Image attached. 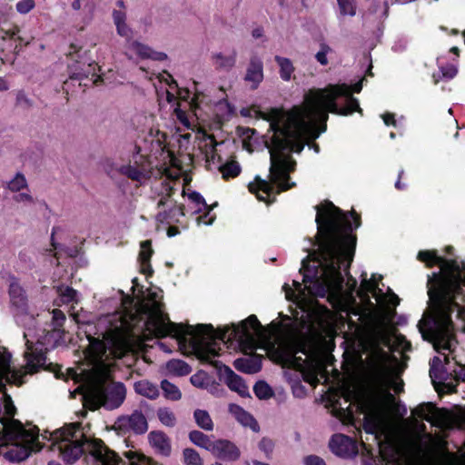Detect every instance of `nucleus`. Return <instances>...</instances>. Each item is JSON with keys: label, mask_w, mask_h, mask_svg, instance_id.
Here are the masks:
<instances>
[{"label": "nucleus", "mask_w": 465, "mask_h": 465, "mask_svg": "<svg viewBox=\"0 0 465 465\" xmlns=\"http://www.w3.org/2000/svg\"><path fill=\"white\" fill-rule=\"evenodd\" d=\"M162 299L163 291L152 287L134 312H117L98 320L97 337L87 334L84 361L76 370H69L70 378L79 383L71 392L73 397L80 394L84 405L94 410L100 406L118 408L125 399L126 390L123 383L111 381L109 356L122 358L128 352H136L153 337L172 336L181 349L215 367L219 366L215 358L220 355L222 343L236 341L247 353L270 343L272 338V331L263 327L255 315L219 333L211 325L173 323L163 312Z\"/></svg>", "instance_id": "nucleus-1"}, {"label": "nucleus", "mask_w": 465, "mask_h": 465, "mask_svg": "<svg viewBox=\"0 0 465 465\" xmlns=\"http://www.w3.org/2000/svg\"><path fill=\"white\" fill-rule=\"evenodd\" d=\"M315 240L309 239L303 249L308 252L302 261L301 272L304 286L293 281V289L284 284L285 297L295 302L303 312L310 311L312 297L327 298L336 310L350 312L357 311L356 298L365 306L362 313L355 312L367 325V335L374 346L383 343L390 349L401 353L411 350L406 338L397 333L389 324L381 307H395L399 297L391 290L384 293L378 287V281L372 275L368 279L366 272L361 274V285L349 276V268L354 256L356 237L353 229L360 226V217L351 213H343L331 203L316 207Z\"/></svg>", "instance_id": "nucleus-2"}, {"label": "nucleus", "mask_w": 465, "mask_h": 465, "mask_svg": "<svg viewBox=\"0 0 465 465\" xmlns=\"http://www.w3.org/2000/svg\"><path fill=\"white\" fill-rule=\"evenodd\" d=\"M362 81L353 85L346 84H329L324 88L308 90L301 105L290 111L272 109L266 114L270 132L265 144L269 149L271 166L270 182L256 178L249 184L251 193L260 201H273L277 193L292 188L289 173L293 171L295 162L291 153H300L305 143L316 139L326 130L329 113L348 115L361 112L358 99L352 93H360Z\"/></svg>", "instance_id": "nucleus-3"}, {"label": "nucleus", "mask_w": 465, "mask_h": 465, "mask_svg": "<svg viewBox=\"0 0 465 465\" xmlns=\"http://www.w3.org/2000/svg\"><path fill=\"white\" fill-rule=\"evenodd\" d=\"M52 314L50 330L25 328V367L12 369L11 354L5 348L0 350V447L10 446L5 456L11 461L28 458L32 450H38L39 442L30 430H25V426L14 419L16 410L5 386L6 383L20 385L25 382L26 374L37 372L42 368L51 370L45 366V352L60 343L64 336L61 327L65 321L64 312L58 309H54Z\"/></svg>", "instance_id": "nucleus-4"}, {"label": "nucleus", "mask_w": 465, "mask_h": 465, "mask_svg": "<svg viewBox=\"0 0 465 465\" xmlns=\"http://www.w3.org/2000/svg\"><path fill=\"white\" fill-rule=\"evenodd\" d=\"M418 259L427 266H440L428 278V308L417 325L419 331L436 351H453L457 343L453 317L465 322V266L440 257L435 251H420Z\"/></svg>", "instance_id": "nucleus-5"}, {"label": "nucleus", "mask_w": 465, "mask_h": 465, "mask_svg": "<svg viewBox=\"0 0 465 465\" xmlns=\"http://www.w3.org/2000/svg\"><path fill=\"white\" fill-rule=\"evenodd\" d=\"M25 430H30L39 442L38 450L34 451L40 450L45 444V440H47L50 442V449L58 451L67 463H74L86 452L87 462L91 460L94 465H128V460H120L101 440H88L79 423H70L54 432L46 431L41 435L35 426L27 425Z\"/></svg>", "instance_id": "nucleus-6"}, {"label": "nucleus", "mask_w": 465, "mask_h": 465, "mask_svg": "<svg viewBox=\"0 0 465 465\" xmlns=\"http://www.w3.org/2000/svg\"><path fill=\"white\" fill-rule=\"evenodd\" d=\"M157 143L161 151L163 166L159 170L163 174L160 187L155 188V193L158 197L156 220L163 223H173L179 221V217L183 215L182 208L176 205L175 201L172 199V194L176 185V181L180 177V169L177 167V160L173 153L165 149L163 144L165 141V134L158 132Z\"/></svg>", "instance_id": "nucleus-7"}, {"label": "nucleus", "mask_w": 465, "mask_h": 465, "mask_svg": "<svg viewBox=\"0 0 465 465\" xmlns=\"http://www.w3.org/2000/svg\"><path fill=\"white\" fill-rule=\"evenodd\" d=\"M279 349L285 365L315 377L323 376L329 355L322 341L302 343L291 338L286 342L281 341Z\"/></svg>", "instance_id": "nucleus-8"}, {"label": "nucleus", "mask_w": 465, "mask_h": 465, "mask_svg": "<svg viewBox=\"0 0 465 465\" xmlns=\"http://www.w3.org/2000/svg\"><path fill=\"white\" fill-rule=\"evenodd\" d=\"M104 169L111 177L124 175L140 184L145 183L152 175V168L147 158L141 153V148L134 145L132 157L126 164H118L111 159L104 163Z\"/></svg>", "instance_id": "nucleus-9"}, {"label": "nucleus", "mask_w": 465, "mask_h": 465, "mask_svg": "<svg viewBox=\"0 0 465 465\" xmlns=\"http://www.w3.org/2000/svg\"><path fill=\"white\" fill-rule=\"evenodd\" d=\"M364 412L363 429L366 433L377 435L381 433L385 426V407L381 400L371 398L367 403L361 404Z\"/></svg>", "instance_id": "nucleus-10"}, {"label": "nucleus", "mask_w": 465, "mask_h": 465, "mask_svg": "<svg viewBox=\"0 0 465 465\" xmlns=\"http://www.w3.org/2000/svg\"><path fill=\"white\" fill-rule=\"evenodd\" d=\"M119 433L133 431L136 434L144 433L148 429V424L144 415L135 411L131 415L119 417L114 425Z\"/></svg>", "instance_id": "nucleus-11"}, {"label": "nucleus", "mask_w": 465, "mask_h": 465, "mask_svg": "<svg viewBox=\"0 0 465 465\" xmlns=\"http://www.w3.org/2000/svg\"><path fill=\"white\" fill-rule=\"evenodd\" d=\"M329 445L332 453L344 459L352 458L359 451L357 442L344 434L333 435Z\"/></svg>", "instance_id": "nucleus-12"}, {"label": "nucleus", "mask_w": 465, "mask_h": 465, "mask_svg": "<svg viewBox=\"0 0 465 465\" xmlns=\"http://www.w3.org/2000/svg\"><path fill=\"white\" fill-rule=\"evenodd\" d=\"M197 149L203 155L208 169L212 170L213 165L220 163V156L216 153L217 143L213 137L205 134H199L196 137Z\"/></svg>", "instance_id": "nucleus-13"}, {"label": "nucleus", "mask_w": 465, "mask_h": 465, "mask_svg": "<svg viewBox=\"0 0 465 465\" xmlns=\"http://www.w3.org/2000/svg\"><path fill=\"white\" fill-rule=\"evenodd\" d=\"M125 54L130 59L150 58L153 60L163 61L167 58V55L164 53L153 51L149 46L134 40L128 41L126 43Z\"/></svg>", "instance_id": "nucleus-14"}, {"label": "nucleus", "mask_w": 465, "mask_h": 465, "mask_svg": "<svg viewBox=\"0 0 465 465\" xmlns=\"http://www.w3.org/2000/svg\"><path fill=\"white\" fill-rule=\"evenodd\" d=\"M210 452L224 460H236L240 457L239 449L231 441L225 440H214Z\"/></svg>", "instance_id": "nucleus-15"}, {"label": "nucleus", "mask_w": 465, "mask_h": 465, "mask_svg": "<svg viewBox=\"0 0 465 465\" xmlns=\"http://www.w3.org/2000/svg\"><path fill=\"white\" fill-rule=\"evenodd\" d=\"M13 12L10 8L6 13L0 14V37L3 40L11 39L15 36H17V40L20 44L28 45L30 43L29 39H25L24 37L18 35L20 32V28L17 25H9L8 21L12 16Z\"/></svg>", "instance_id": "nucleus-16"}, {"label": "nucleus", "mask_w": 465, "mask_h": 465, "mask_svg": "<svg viewBox=\"0 0 465 465\" xmlns=\"http://www.w3.org/2000/svg\"><path fill=\"white\" fill-rule=\"evenodd\" d=\"M252 89H256L263 80V64L261 58L252 56L249 62L244 76Z\"/></svg>", "instance_id": "nucleus-17"}, {"label": "nucleus", "mask_w": 465, "mask_h": 465, "mask_svg": "<svg viewBox=\"0 0 465 465\" xmlns=\"http://www.w3.org/2000/svg\"><path fill=\"white\" fill-rule=\"evenodd\" d=\"M223 376L224 382L232 391L237 392L241 397L250 396L249 389L243 380L229 367H224Z\"/></svg>", "instance_id": "nucleus-18"}, {"label": "nucleus", "mask_w": 465, "mask_h": 465, "mask_svg": "<svg viewBox=\"0 0 465 465\" xmlns=\"http://www.w3.org/2000/svg\"><path fill=\"white\" fill-rule=\"evenodd\" d=\"M188 196H189V199L192 202V203L194 204L193 208H194L195 213H200L203 211L206 212V213L204 215L199 216L197 218L198 223H203L206 225L212 224L215 219V216H213V215L210 216V212L212 210V207L207 205V203H205L203 196L196 192H193V193H189Z\"/></svg>", "instance_id": "nucleus-19"}, {"label": "nucleus", "mask_w": 465, "mask_h": 465, "mask_svg": "<svg viewBox=\"0 0 465 465\" xmlns=\"http://www.w3.org/2000/svg\"><path fill=\"white\" fill-rule=\"evenodd\" d=\"M150 445L155 450L156 452L168 456L171 452V443L169 438L165 433L158 430L151 431L148 434Z\"/></svg>", "instance_id": "nucleus-20"}, {"label": "nucleus", "mask_w": 465, "mask_h": 465, "mask_svg": "<svg viewBox=\"0 0 465 465\" xmlns=\"http://www.w3.org/2000/svg\"><path fill=\"white\" fill-rule=\"evenodd\" d=\"M229 411L232 415L245 427L251 428L253 431L259 430V425L254 418L245 411L242 407L236 404H230Z\"/></svg>", "instance_id": "nucleus-21"}, {"label": "nucleus", "mask_w": 465, "mask_h": 465, "mask_svg": "<svg viewBox=\"0 0 465 465\" xmlns=\"http://www.w3.org/2000/svg\"><path fill=\"white\" fill-rule=\"evenodd\" d=\"M234 367L246 373H256L262 368V359L258 356L239 358L234 361Z\"/></svg>", "instance_id": "nucleus-22"}, {"label": "nucleus", "mask_w": 465, "mask_h": 465, "mask_svg": "<svg viewBox=\"0 0 465 465\" xmlns=\"http://www.w3.org/2000/svg\"><path fill=\"white\" fill-rule=\"evenodd\" d=\"M134 389L137 394L150 400H155L160 394L158 386L147 380L136 381Z\"/></svg>", "instance_id": "nucleus-23"}, {"label": "nucleus", "mask_w": 465, "mask_h": 465, "mask_svg": "<svg viewBox=\"0 0 465 465\" xmlns=\"http://www.w3.org/2000/svg\"><path fill=\"white\" fill-rule=\"evenodd\" d=\"M236 62L235 52L228 54L217 53L213 55V63L215 67L223 70H230L232 68Z\"/></svg>", "instance_id": "nucleus-24"}, {"label": "nucleus", "mask_w": 465, "mask_h": 465, "mask_svg": "<svg viewBox=\"0 0 465 465\" xmlns=\"http://www.w3.org/2000/svg\"><path fill=\"white\" fill-rule=\"evenodd\" d=\"M166 372L174 376H183L191 372L190 366L181 360H171L166 363Z\"/></svg>", "instance_id": "nucleus-25"}, {"label": "nucleus", "mask_w": 465, "mask_h": 465, "mask_svg": "<svg viewBox=\"0 0 465 465\" xmlns=\"http://www.w3.org/2000/svg\"><path fill=\"white\" fill-rule=\"evenodd\" d=\"M9 294L12 303L17 308L23 309L25 305V295L23 288L16 282H12L9 286Z\"/></svg>", "instance_id": "nucleus-26"}, {"label": "nucleus", "mask_w": 465, "mask_h": 465, "mask_svg": "<svg viewBox=\"0 0 465 465\" xmlns=\"http://www.w3.org/2000/svg\"><path fill=\"white\" fill-rule=\"evenodd\" d=\"M153 250L151 248V242L145 241L141 243V251L139 253V261L141 262V271L143 273H147L151 272V266L149 263L150 258L152 256Z\"/></svg>", "instance_id": "nucleus-27"}, {"label": "nucleus", "mask_w": 465, "mask_h": 465, "mask_svg": "<svg viewBox=\"0 0 465 465\" xmlns=\"http://www.w3.org/2000/svg\"><path fill=\"white\" fill-rule=\"evenodd\" d=\"M275 61L280 68V76L283 81H290L294 72V67L292 61L289 58L282 57L279 55L275 56Z\"/></svg>", "instance_id": "nucleus-28"}, {"label": "nucleus", "mask_w": 465, "mask_h": 465, "mask_svg": "<svg viewBox=\"0 0 465 465\" xmlns=\"http://www.w3.org/2000/svg\"><path fill=\"white\" fill-rule=\"evenodd\" d=\"M93 64L88 60L75 61L74 64L69 65L72 77L81 78L87 76L91 73Z\"/></svg>", "instance_id": "nucleus-29"}, {"label": "nucleus", "mask_w": 465, "mask_h": 465, "mask_svg": "<svg viewBox=\"0 0 465 465\" xmlns=\"http://www.w3.org/2000/svg\"><path fill=\"white\" fill-rule=\"evenodd\" d=\"M213 168H218L223 179L234 178L241 172L240 165L235 161H230L224 164L217 163L216 166L213 165Z\"/></svg>", "instance_id": "nucleus-30"}, {"label": "nucleus", "mask_w": 465, "mask_h": 465, "mask_svg": "<svg viewBox=\"0 0 465 465\" xmlns=\"http://www.w3.org/2000/svg\"><path fill=\"white\" fill-rule=\"evenodd\" d=\"M189 439L193 444L203 448L208 451H210L211 447L214 441L199 430L191 431L189 434Z\"/></svg>", "instance_id": "nucleus-31"}, {"label": "nucleus", "mask_w": 465, "mask_h": 465, "mask_svg": "<svg viewBox=\"0 0 465 465\" xmlns=\"http://www.w3.org/2000/svg\"><path fill=\"white\" fill-rule=\"evenodd\" d=\"M57 293L61 302L70 303L78 302V293L69 286L61 285L57 287Z\"/></svg>", "instance_id": "nucleus-32"}, {"label": "nucleus", "mask_w": 465, "mask_h": 465, "mask_svg": "<svg viewBox=\"0 0 465 465\" xmlns=\"http://www.w3.org/2000/svg\"><path fill=\"white\" fill-rule=\"evenodd\" d=\"M161 388L163 390L164 397L170 401H178L182 397V393L178 387L171 383L167 380L162 381Z\"/></svg>", "instance_id": "nucleus-33"}, {"label": "nucleus", "mask_w": 465, "mask_h": 465, "mask_svg": "<svg viewBox=\"0 0 465 465\" xmlns=\"http://www.w3.org/2000/svg\"><path fill=\"white\" fill-rule=\"evenodd\" d=\"M193 415L199 427L205 430H212L213 429V420L206 411L196 410Z\"/></svg>", "instance_id": "nucleus-34"}, {"label": "nucleus", "mask_w": 465, "mask_h": 465, "mask_svg": "<svg viewBox=\"0 0 465 465\" xmlns=\"http://www.w3.org/2000/svg\"><path fill=\"white\" fill-rule=\"evenodd\" d=\"M338 7L341 15L354 16L356 15V2L355 0H337Z\"/></svg>", "instance_id": "nucleus-35"}, {"label": "nucleus", "mask_w": 465, "mask_h": 465, "mask_svg": "<svg viewBox=\"0 0 465 465\" xmlns=\"http://www.w3.org/2000/svg\"><path fill=\"white\" fill-rule=\"evenodd\" d=\"M157 417L164 426L173 427L175 425V415L171 410L167 408H160L157 411Z\"/></svg>", "instance_id": "nucleus-36"}, {"label": "nucleus", "mask_w": 465, "mask_h": 465, "mask_svg": "<svg viewBox=\"0 0 465 465\" xmlns=\"http://www.w3.org/2000/svg\"><path fill=\"white\" fill-rule=\"evenodd\" d=\"M434 406L430 403L418 406L412 413L417 417L430 421L433 418Z\"/></svg>", "instance_id": "nucleus-37"}, {"label": "nucleus", "mask_w": 465, "mask_h": 465, "mask_svg": "<svg viewBox=\"0 0 465 465\" xmlns=\"http://www.w3.org/2000/svg\"><path fill=\"white\" fill-rule=\"evenodd\" d=\"M255 395L261 400H266L272 396V388L265 381H258L253 387Z\"/></svg>", "instance_id": "nucleus-38"}, {"label": "nucleus", "mask_w": 465, "mask_h": 465, "mask_svg": "<svg viewBox=\"0 0 465 465\" xmlns=\"http://www.w3.org/2000/svg\"><path fill=\"white\" fill-rule=\"evenodd\" d=\"M128 460V465H149L150 460L143 454L134 450H129L125 453Z\"/></svg>", "instance_id": "nucleus-39"}, {"label": "nucleus", "mask_w": 465, "mask_h": 465, "mask_svg": "<svg viewBox=\"0 0 465 465\" xmlns=\"http://www.w3.org/2000/svg\"><path fill=\"white\" fill-rule=\"evenodd\" d=\"M27 182L25 177L18 173L8 183V189L12 192H21L23 189H26Z\"/></svg>", "instance_id": "nucleus-40"}, {"label": "nucleus", "mask_w": 465, "mask_h": 465, "mask_svg": "<svg viewBox=\"0 0 465 465\" xmlns=\"http://www.w3.org/2000/svg\"><path fill=\"white\" fill-rule=\"evenodd\" d=\"M183 454L185 465H203V460L194 450L185 449Z\"/></svg>", "instance_id": "nucleus-41"}, {"label": "nucleus", "mask_w": 465, "mask_h": 465, "mask_svg": "<svg viewBox=\"0 0 465 465\" xmlns=\"http://www.w3.org/2000/svg\"><path fill=\"white\" fill-rule=\"evenodd\" d=\"M205 95L199 89L198 84L193 83V96L192 97V100L190 102V106L192 109L196 110L201 106L202 104L204 103Z\"/></svg>", "instance_id": "nucleus-42"}, {"label": "nucleus", "mask_w": 465, "mask_h": 465, "mask_svg": "<svg viewBox=\"0 0 465 465\" xmlns=\"http://www.w3.org/2000/svg\"><path fill=\"white\" fill-rule=\"evenodd\" d=\"M14 201L25 206H33L35 203V198L28 193V191L18 192L13 197Z\"/></svg>", "instance_id": "nucleus-43"}, {"label": "nucleus", "mask_w": 465, "mask_h": 465, "mask_svg": "<svg viewBox=\"0 0 465 465\" xmlns=\"http://www.w3.org/2000/svg\"><path fill=\"white\" fill-rule=\"evenodd\" d=\"M35 6V0H19L15 5V9L20 15H26L31 12Z\"/></svg>", "instance_id": "nucleus-44"}, {"label": "nucleus", "mask_w": 465, "mask_h": 465, "mask_svg": "<svg viewBox=\"0 0 465 465\" xmlns=\"http://www.w3.org/2000/svg\"><path fill=\"white\" fill-rule=\"evenodd\" d=\"M331 51V48L322 44L321 45V49L320 51L317 52V54H315V58L316 60L322 64V65H326L328 64V58H327V55L329 54V52Z\"/></svg>", "instance_id": "nucleus-45"}, {"label": "nucleus", "mask_w": 465, "mask_h": 465, "mask_svg": "<svg viewBox=\"0 0 465 465\" xmlns=\"http://www.w3.org/2000/svg\"><path fill=\"white\" fill-rule=\"evenodd\" d=\"M206 374L204 372H197L191 376V382L193 385L198 388H203L206 385Z\"/></svg>", "instance_id": "nucleus-46"}, {"label": "nucleus", "mask_w": 465, "mask_h": 465, "mask_svg": "<svg viewBox=\"0 0 465 465\" xmlns=\"http://www.w3.org/2000/svg\"><path fill=\"white\" fill-rule=\"evenodd\" d=\"M274 444L272 440L263 438L259 442V449L265 453L266 456H269L273 450Z\"/></svg>", "instance_id": "nucleus-47"}, {"label": "nucleus", "mask_w": 465, "mask_h": 465, "mask_svg": "<svg viewBox=\"0 0 465 465\" xmlns=\"http://www.w3.org/2000/svg\"><path fill=\"white\" fill-rule=\"evenodd\" d=\"M116 29H117V33L119 35L126 38L127 42L128 41H131L130 40V37L132 35V30L130 29V27L126 25V23H122V24H119V25H116Z\"/></svg>", "instance_id": "nucleus-48"}, {"label": "nucleus", "mask_w": 465, "mask_h": 465, "mask_svg": "<svg viewBox=\"0 0 465 465\" xmlns=\"http://www.w3.org/2000/svg\"><path fill=\"white\" fill-rule=\"evenodd\" d=\"M440 73L443 78L451 79L457 74V68L452 64L440 67Z\"/></svg>", "instance_id": "nucleus-49"}, {"label": "nucleus", "mask_w": 465, "mask_h": 465, "mask_svg": "<svg viewBox=\"0 0 465 465\" xmlns=\"http://www.w3.org/2000/svg\"><path fill=\"white\" fill-rule=\"evenodd\" d=\"M114 25H119L125 22L126 15L124 10H114L113 13Z\"/></svg>", "instance_id": "nucleus-50"}, {"label": "nucleus", "mask_w": 465, "mask_h": 465, "mask_svg": "<svg viewBox=\"0 0 465 465\" xmlns=\"http://www.w3.org/2000/svg\"><path fill=\"white\" fill-rule=\"evenodd\" d=\"M305 465H326L324 460L318 456H308L304 459Z\"/></svg>", "instance_id": "nucleus-51"}, {"label": "nucleus", "mask_w": 465, "mask_h": 465, "mask_svg": "<svg viewBox=\"0 0 465 465\" xmlns=\"http://www.w3.org/2000/svg\"><path fill=\"white\" fill-rule=\"evenodd\" d=\"M161 81H164L171 90H174L177 86L176 82L173 76L167 73L161 75Z\"/></svg>", "instance_id": "nucleus-52"}, {"label": "nucleus", "mask_w": 465, "mask_h": 465, "mask_svg": "<svg viewBox=\"0 0 465 465\" xmlns=\"http://www.w3.org/2000/svg\"><path fill=\"white\" fill-rule=\"evenodd\" d=\"M175 114L179 121L186 127H190V123L185 113L180 109L175 110Z\"/></svg>", "instance_id": "nucleus-53"}, {"label": "nucleus", "mask_w": 465, "mask_h": 465, "mask_svg": "<svg viewBox=\"0 0 465 465\" xmlns=\"http://www.w3.org/2000/svg\"><path fill=\"white\" fill-rule=\"evenodd\" d=\"M383 122L386 125H396V120L394 119V115L391 114H385L382 115Z\"/></svg>", "instance_id": "nucleus-54"}, {"label": "nucleus", "mask_w": 465, "mask_h": 465, "mask_svg": "<svg viewBox=\"0 0 465 465\" xmlns=\"http://www.w3.org/2000/svg\"><path fill=\"white\" fill-rule=\"evenodd\" d=\"M351 404L348 406L346 410H343V416L341 417V419L343 420V422H349L352 419V411L350 410Z\"/></svg>", "instance_id": "nucleus-55"}, {"label": "nucleus", "mask_w": 465, "mask_h": 465, "mask_svg": "<svg viewBox=\"0 0 465 465\" xmlns=\"http://www.w3.org/2000/svg\"><path fill=\"white\" fill-rule=\"evenodd\" d=\"M457 379L465 381V366H460L459 371H454Z\"/></svg>", "instance_id": "nucleus-56"}, {"label": "nucleus", "mask_w": 465, "mask_h": 465, "mask_svg": "<svg viewBox=\"0 0 465 465\" xmlns=\"http://www.w3.org/2000/svg\"><path fill=\"white\" fill-rule=\"evenodd\" d=\"M26 321H28L29 322H35V319L32 318V317H29L27 315H20V316H17V322H22V323H25Z\"/></svg>", "instance_id": "nucleus-57"}, {"label": "nucleus", "mask_w": 465, "mask_h": 465, "mask_svg": "<svg viewBox=\"0 0 465 465\" xmlns=\"http://www.w3.org/2000/svg\"><path fill=\"white\" fill-rule=\"evenodd\" d=\"M441 363V359L439 358V357H434L432 359V361H431V370H430V373L432 372L433 369L437 366V365H440Z\"/></svg>", "instance_id": "nucleus-58"}, {"label": "nucleus", "mask_w": 465, "mask_h": 465, "mask_svg": "<svg viewBox=\"0 0 465 465\" xmlns=\"http://www.w3.org/2000/svg\"><path fill=\"white\" fill-rule=\"evenodd\" d=\"M402 173H403V171H401V172H400V173H399V179H401V178ZM395 187H396L397 189H399V190H401V189H404V188H405V184H402V183H401V181H400V180H398V181L396 182V183H395Z\"/></svg>", "instance_id": "nucleus-59"}, {"label": "nucleus", "mask_w": 465, "mask_h": 465, "mask_svg": "<svg viewBox=\"0 0 465 465\" xmlns=\"http://www.w3.org/2000/svg\"><path fill=\"white\" fill-rule=\"evenodd\" d=\"M402 383L393 381V389L395 392H400L402 390Z\"/></svg>", "instance_id": "nucleus-60"}, {"label": "nucleus", "mask_w": 465, "mask_h": 465, "mask_svg": "<svg viewBox=\"0 0 465 465\" xmlns=\"http://www.w3.org/2000/svg\"><path fill=\"white\" fill-rule=\"evenodd\" d=\"M8 89V84L6 83V81L0 77V91H5V90H7Z\"/></svg>", "instance_id": "nucleus-61"}, {"label": "nucleus", "mask_w": 465, "mask_h": 465, "mask_svg": "<svg viewBox=\"0 0 465 465\" xmlns=\"http://www.w3.org/2000/svg\"><path fill=\"white\" fill-rule=\"evenodd\" d=\"M165 94H166V100L169 103H171L174 100V95H173V94L171 93V91L169 89H166Z\"/></svg>", "instance_id": "nucleus-62"}, {"label": "nucleus", "mask_w": 465, "mask_h": 465, "mask_svg": "<svg viewBox=\"0 0 465 465\" xmlns=\"http://www.w3.org/2000/svg\"><path fill=\"white\" fill-rule=\"evenodd\" d=\"M262 35V30L260 28H257L252 31V36L255 38H259Z\"/></svg>", "instance_id": "nucleus-63"}, {"label": "nucleus", "mask_w": 465, "mask_h": 465, "mask_svg": "<svg viewBox=\"0 0 465 465\" xmlns=\"http://www.w3.org/2000/svg\"><path fill=\"white\" fill-rule=\"evenodd\" d=\"M374 463H375V460L372 458L367 457V458H364L362 465H373Z\"/></svg>", "instance_id": "nucleus-64"}]
</instances>
